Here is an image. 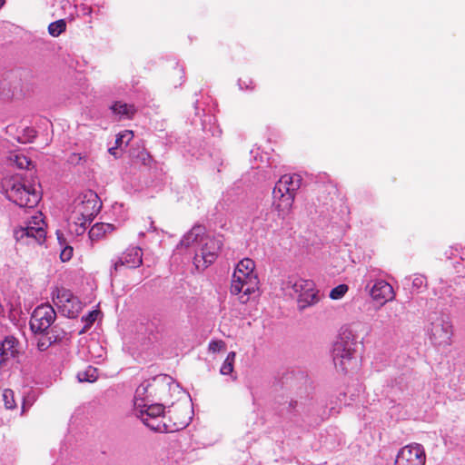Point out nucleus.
<instances>
[{
    "mask_svg": "<svg viewBox=\"0 0 465 465\" xmlns=\"http://www.w3.org/2000/svg\"><path fill=\"white\" fill-rule=\"evenodd\" d=\"M376 322L380 323L381 327H393L398 322L397 309L391 306L385 307L378 313Z\"/></svg>",
    "mask_w": 465,
    "mask_h": 465,
    "instance_id": "6ab92c4d",
    "label": "nucleus"
},
{
    "mask_svg": "<svg viewBox=\"0 0 465 465\" xmlns=\"http://www.w3.org/2000/svg\"><path fill=\"white\" fill-rule=\"evenodd\" d=\"M255 264L252 259L244 258L235 267L231 284V293H242L241 302H246L249 295L258 289L259 280L254 273Z\"/></svg>",
    "mask_w": 465,
    "mask_h": 465,
    "instance_id": "f257e3e1",
    "label": "nucleus"
},
{
    "mask_svg": "<svg viewBox=\"0 0 465 465\" xmlns=\"http://www.w3.org/2000/svg\"><path fill=\"white\" fill-rule=\"evenodd\" d=\"M28 132L30 133V135H31V136H33V137H35V132L33 129L28 130Z\"/></svg>",
    "mask_w": 465,
    "mask_h": 465,
    "instance_id": "c03bdc74",
    "label": "nucleus"
},
{
    "mask_svg": "<svg viewBox=\"0 0 465 465\" xmlns=\"http://www.w3.org/2000/svg\"><path fill=\"white\" fill-rule=\"evenodd\" d=\"M114 226L111 223H95L89 231V237L92 241L98 240L108 232H112Z\"/></svg>",
    "mask_w": 465,
    "mask_h": 465,
    "instance_id": "5701e85b",
    "label": "nucleus"
},
{
    "mask_svg": "<svg viewBox=\"0 0 465 465\" xmlns=\"http://www.w3.org/2000/svg\"><path fill=\"white\" fill-rule=\"evenodd\" d=\"M282 289L290 295L297 296V307L300 312L315 305L320 302L319 291L312 280H306L296 276H289L282 282Z\"/></svg>",
    "mask_w": 465,
    "mask_h": 465,
    "instance_id": "20e7f679",
    "label": "nucleus"
},
{
    "mask_svg": "<svg viewBox=\"0 0 465 465\" xmlns=\"http://www.w3.org/2000/svg\"><path fill=\"white\" fill-rule=\"evenodd\" d=\"M56 235H57V240H58V242H59L60 246L61 247L65 246L66 245V241H65V238H64V234L61 232L57 231L56 232Z\"/></svg>",
    "mask_w": 465,
    "mask_h": 465,
    "instance_id": "4c0bfd02",
    "label": "nucleus"
},
{
    "mask_svg": "<svg viewBox=\"0 0 465 465\" xmlns=\"http://www.w3.org/2000/svg\"><path fill=\"white\" fill-rule=\"evenodd\" d=\"M97 378V369L92 366H89L85 371H80L77 374V379L80 382H94Z\"/></svg>",
    "mask_w": 465,
    "mask_h": 465,
    "instance_id": "a878e982",
    "label": "nucleus"
},
{
    "mask_svg": "<svg viewBox=\"0 0 465 465\" xmlns=\"http://www.w3.org/2000/svg\"><path fill=\"white\" fill-rule=\"evenodd\" d=\"M150 230H152V231H155L156 230V228L153 226V221L150 222Z\"/></svg>",
    "mask_w": 465,
    "mask_h": 465,
    "instance_id": "79ce46f5",
    "label": "nucleus"
},
{
    "mask_svg": "<svg viewBox=\"0 0 465 465\" xmlns=\"http://www.w3.org/2000/svg\"><path fill=\"white\" fill-rule=\"evenodd\" d=\"M35 225L28 224L26 227H21L15 232V237L17 241L26 240V243L36 242L42 244L45 240V230L43 226L34 222Z\"/></svg>",
    "mask_w": 465,
    "mask_h": 465,
    "instance_id": "dca6fc26",
    "label": "nucleus"
},
{
    "mask_svg": "<svg viewBox=\"0 0 465 465\" xmlns=\"http://www.w3.org/2000/svg\"><path fill=\"white\" fill-rule=\"evenodd\" d=\"M354 353L355 351L351 343L344 341H336L331 351L335 368L342 372H346L351 366Z\"/></svg>",
    "mask_w": 465,
    "mask_h": 465,
    "instance_id": "4468645a",
    "label": "nucleus"
},
{
    "mask_svg": "<svg viewBox=\"0 0 465 465\" xmlns=\"http://www.w3.org/2000/svg\"><path fill=\"white\" fill-rule=\"evenodd\" d=\"M35 225L28 224L26 227H21L15 232V237L17 241L26 240V243L36 242L42 244L45 240V230L43 226L34 222Z\"/></svg>",
    "mask_w": 465,
    "mask_h": 465,
    "instance_id": "f3484780",
    "label": "nucleus"
},
{
    "mask_svg": "<svg viewBox=\"0 0 465 465\" xmlns=\"http://www.w3.org/2000/svg\"><path fill=\"white\" fill-rule=\"evenodd\" d=\"M101 208L102 203L97 193L93 191L86 192L75 200L73 215L74 223L79 225V229L76 230L77 234H82L86 230L87 225L93 222Z\"/></svg>",
    "mask_w": 465,
    "mask_h": 465,
    "instance_id": "39448f33",
    "label": "nucleus"
},
{
    "mask_svg": "<svg viewBox=\"0 0 465 465\" xmlns=\"http://www.w3.org/2000/svg\"><path fill=\"white\" fill-rule=\"evenodd\" d=\"M5 193L8 200L21 208H34L41 199L40 193L20 175L6 181Z\"/></svg>",
    "mask_w": 465,
    "mask_h": 465,
    "instance_id": "7ed1b4c3",
    "label": "nucleus"
},
{
    "mask_svg": "<svg viewBox=\"0 0 465 465\" xmlns=\"http://www.w3.org/2000/svg\"><path fill=\"white\" fill-rule=\"evenodd\" d=\"M204 236L205 228L202 225H195L183 237L180 244L185 248L190 247L194 243H198L200 245V238Z\"/></svg>",
    "mask_w": 465,
    "mask_h": 465,
    "instance_id": "aec40b11",
    "label": "nucleus"
},
{
    "mask_svg": "<svg viewBox=\"0 0 465 465\" xmlns=\"http://www.w3.org/2000/svg\"><path fill=\"white\" fill-rule=\"evenodd\" d=\"M5 3V0H0V9L3 7Z\"/></svg>",
    "mask_w": 465,
    "mask_h": 465,
    "instance_id": "a18cd8bd",
    "label": "nucleus"
},
{
    "mask_svg": "<svg viewBox=\"0 0 465 465\" xmlns=\"http://www.w3.org/2000/svg\"><path fill=\"white\" fill-rule=\"evenodd\" d=\"M144 407L135 410L136 416L143 423L153 431L167 432L169 426L163 420L165 419L164 406L162 403L147 402Z\"/></svg>",
    "mask_w": 465,
    "mask_h": 465,
    "instance_id": "6e6552de",
    "label": "nucleus"
},
{
    "mask_svg": "<svg viewBox=\"0 0 465 465\" xmlns=\"http://www.w3.org/2000/svg\"><path fill=\"white\" fill-rule=\"evenodd\" d=\"M73 252H74L73 247H71L69 245L64 246L63 250L61 251V253H60L61 260L63 262L69 261L73 256Z\"/></svg>",
    "mask_w": 465,
    "mask_h": 465,
    "instance_id": "c9c22d12",
    "label": "nucleus"
},
{
    "mask_svg": "<svg viewBox=\"0 0 465 465\" xmlns=\"http://www.w3.org/2000/svg\"><path fill=\"white\" fill-rule=\"evenodd\" d=\"M48 334L51 335L53 341L58 342L64 339L67 333L58 325H53L48 329Z\"/></svg>",
    "mask_w": 465,
    "mask_h": 465,
    "instance_id": "7c9ffc66",
    "label": "nucleus"
},
{
    "mask_svg": "<svg viewBox=\"0 0 465 465\" xmlns=\"http://www.w3.org/2000/svg\"><path fill=\"white\" fill-rule=\"evenodd\" d=\"M173 383V378L167 374H158L142 382L135 390L134 410L153 401L150 399L151 396H157L158 393L169 391Z\"/></svg>",
    "mask_w": 465,
    "mask_h": 465,
    "instance_id": "423d86ee",
    "label": "nucleus"
},
{
    "mask_svg": "<svg viewBox=\"0 0 465 465\" xmlns=\"http://www.w3.org/2000/svg\"><path fill=\"white\" fill-rule=\"evenodd\" d=\"M427 332L435 346L450 344L452 336V325L447 315L432 312L428 317Z\"/></svg>",
    "mask_w": 465,
    "mask_h": 465,
    "instance_id": "0eeeda50",
    "label": "nucleus"
},
{
    "mask_svg": "<svg viewBox=\"0 0 465 465\" xmlns=\"http://www.w3.org/2000/svg\"><path fill=\"white\" fill-rule=\"evenodd\" d=\"M200 246L193 257V263L197 269L203 270L216 260L223 242L219 237L205 235L200 238Z\"/></svg>",
    "mask_w": 465,
    "mask_h": 465,
    "instance_id": "9d476101",
    "label": "nucleus"
},
{
    "mask_svg": "<svg viewBox=\"0 0 465 465\" xmlns=\"http://www.w3.org/2000/svg\"><path fill=\"white\" fill-rule=\"evenodd\" d=\"M56 319L54 309L48 303L37 306L32 312L29 325L34 333L47 331Z\"/></svg>",
    "mask_w": 465,
    "mask_h": 465,
    "instance_id": "9b49d317",
    "label": "nucleus"
},
{
    "mask_svg": "<svg viewBox=\"0 0 465 465\" xmlns=\"http://www.w3.org/2000/svg\"><path fill=\"white\" fill-rule=\"evenodd\" d=\"M410 283L411 284L413 292H420L421 288L426 287L427 279L422 274H413L404 279L405 285H409Z\"/></svg>",
    "mask_w": 465,
    "mask_h": 465,
    "instance_id": "b1692460",
    "label": "nucleus"
},
{
    "mask_svg": "<svg viewBox=\"0 0 465 465\" xmlns=\"http://www.w3.org/2000/svg\"><path fill=\"white\" fill-rule=\"evenodd\" d=\"M348 290H349L348 285L340 284V285L334 287L333 289H331L329 296L332 300H339L345 295V293L348 292Z\"/></svg>",
    "mask_w": 465,
    "mask_h": 465,
    "instance_id": "473e14b6",
    "label": "nucleus"
},
{
    "mask_svg": "<svg viewBox=\"0 0 465 465\" xmlns=\"http://www.w3.org/2000/svg\"><path fill=\"white\" fill-rule=\"evenodd\" d=\"M143 263V252L139 247H130L113 262L110 270L111 275L117 272L122 267L137 268Z\"/></svg>",
    "mask_w": 465,
    "mask_h": 465,
    "instance_id": "2eb2a0df",
    "label": "nucleus"
},
{
    "mask_svg": "<svg viewBox=\"0 0 465 465\" xmlns=\"http://www.w3.org/2000/svg\"><path fill=\"white\" fill-rule=\"evenodd\" d=\"M223 346L224 342L223 341H212L209 343V351L217 352L221 351Z\"/></svg>",
    "mask_w": 465,
    "mask_h": 465,
    "instance_id": "e433bc0d",
    "label": "nucleus"
},
{
    "mask_svg": "<svg viewBox=\"0 0 465 465\" xmlns=\"http://www.w3.org/2000/svg\"><path fill=\"white\" fill-rule=\"evenodd\" d=\"M54 302L64 316L72 319L76 318L83 308L80 300L71 291L64 288L57 290Z\"/></svg>",
    "mask_w": 465,
    "mask_h": 465,
    "instance_id": "f8f14e48",
    "label": "nucleus"
},
{
    "mask_svg": "<svg viewBox=\"0 0 465 465\" xmlns=\"http://www.w3.org/2000/svg\"><path fill=\"white\" fill-rule=\"evenodd\" d=\"M426 453L423 446L411 443L402 447L395 459L394 465H425Z\"/></svg>",
    "mask_w": 465,
    "mask_h": 465,
    "instance_id": "ddd939ff",
    "label": "nucleus"
},
{
    "mask_svg": "<svg viewBox=\"0 0 465 465\" xmlns=\"http://www.w3.org/2000/svg\"><path fill=\"white\" fill-rule=\"evenodd\" d=\"M110 110L119 120L132 119L136 113V108L134 104L123 101H116L112 104Z\"/></svg>",
    "mask_w": 465,
    "mask_h": 465,
    "instance_id": "a211bd4d",
    "label": "nucleus"
},
{
    "mask_svg": "<svg viewBox=\"0 0 465 465\" xmlns=\"http://www.w3.org/2000/svg\"><path fill=\"white\" fill-rule=\"evenodd\" d=\"M380 270L371 269L363 276L361 286L370 293L375 301L386 302L394 298L392 286L384 280L377 279Z\"/></svg>",
    "mask_w": 465,
    "mask_h": 465,
    "instance_id": "1a4fd4ad",
    "label": "nucleus"
},
{
    "mask_svg": "<svg viewBox=\"0 0 465 465\" xmlns=\"http://www.w3.org/2000/svg\"><path fill=\"white\" fill-rule=\"evenodd\" d=\"M194 107H195L196 114H199V112H198V101L195 102Z\"/></svg>",
    "mask_w": 465,
    "mask_h": 465,
    "instance_id": "37998d69",
    "label": "nucleus"
},
{
    "mask_svg": "<svg viewBox=\"0 0 465 465\" xmlns=\"http://www.w3.org/2000/svg\"><path fill=\"white\" fill-rule=\"evenodd\" d=\"M3 400L5 406L8 410H14L16 407L15 401L14 391L10 389H5L3 392Z\"/></svg>",
    "mask_w": 465,
    "mask_h": 465,
    "instance_id": "2f4dec72",
    "label": "nucleus"
},
{
    "mask_svg": "<svg viewBox=\"0 0 465 465\" xmlns=\"http://www.w3.org/2000/svg\"><path fill=\"white\" fill-rule=\"evenodd\" d=\"M11 164L15 165L19 169L30 170L32 161L23 153H12L9 157Z\"/></svg>",
    "mask_w": 465,
    "mask_h": 465,
    "instance_id": "393cba45",
    "label": "nucleus"
},
{
    "mask_svg": "<svg viewBox=\"0 0 465 465\" xmlns=\"http://www.w3.org/2000/svg\"><path fill=\"white\" fill-rule=\"evenodd\" d=\"M302 184V177L299 174H284L276 183L273 191V205L279 213V216L284 218L293 204L295 193Z\"/></svg>",
    "mask_w": 465,
    "mask_h": 465,
    "instance_id": "f03ea898",
    "label": "nucleus"
},
{
    "mask_svg": "<svg viewBox=\"0 0 465 465\" xmlns=\"http://www.w3.org/2000/svg\"><path fill=\"white\" fill-rule=\"evenodd\" d=\"M456 251L457 250H453L452 248H450V250L445 252L446 258L451 259L454 256V252H456Z\"/></svg>",
    "mask_w": 465,
    "mask_h": 465,
    "instance_id": "58836bf2",
    "label": "nucleus"
},
{
    "mask_svg": "<svg viewBox=\"0 0 465 465\" xmlns=\"http://www.w3.org/2000/svg\"><path fill=\"white\" fill-rule=\"evenodd\" d=\"M236 353L234 351H230L224 360L220 372L223 375H228L232 373L233 371V363L235 360Z\"/></svg>",
    "mask_w": 465,
    "mask_h": 465,
    "instance_id": "cd10ccee",
    "label": "nucleus"
},
{
    "mask_svg": "<svg viewBox=\"0 0 465 465\" xmlns=\"http://www.w3.org/2000/svg\"><path fill=\"white\" fill-rule=\"evenodd\" d=\"M38 334L40 335L37 341V348L39 351H44L47 350L53 343H55L53 341L51 335L48 334V331Z\"/></svg>",
    "mask_w": 465,
    "mask_h": 465,
    "instance_id": "c756f323",
    "label": "nucleus"
},
{
    "mask_svg": "<svg viewBox=\"0 0 465 465\" xmlns=\"http://www.w3.org/2000/svg\"><path fill=\"white\" fill-rule=\"evenodd\" d=\"M66 29V23L64 19H59L55 22H53L48 26L49 34L54 36H59Z\"/></svg>",
    "mask_w": 465,
    "mask_h": 465,
    "instance_id": "bb28decb",
    "label": "nucleus"
},
{
    "mask_svg": "<svg viewBox=\"0 0 465 465\" xmlns=\"http://www.w3.org/2000/svg\"><path fill=\"white\" fill-rule=\"evenodd\" d=\"M18 341L13 336H7L3 341L0 342V352L5 359L9 360L15 358L18 353L16 349Z\"/></svg>",
    "mask_w": 465,
    "mask_h": 465,
    "instance_id": "412c9836",
    "label": "nucleus"
},
{
    "mask_svg": "<svg viewBox=\"0 0 465 465\" xmlns=\"http://www.w3.org/2000/svg\"><path fill=\"white\" fill-rule=\"evenodd\" d=\"M134 136V134L132 131H124L121 134H119L117 136H116V139H115V144L116 146H122V144L124 143H125V144L127 145L128 143L131 141V139L133 138Z\"/></svg>",
    "mask_w": 465,
    "mask_h": 465,
    "instance_id": "72a5a7b5",
    "label": "nucleus"
},
{
    "mask_svg": "<svg viewBox=\"0 0 465 465\" xmlns=\"http://www.w3.org/2000/svg\"><path fill=\"white\" fill-rule=\"evenodd\" d=\"M98 314L99 311L94 310L82 317V322H84V326L79 331V334L84 333L94 324L97 319Z\"/></svg>",
    "mask_w": 465,
    "mask_h": 465,
    "instance_id": "c85d7f7f",
    "label": "nucleus"
},
{
    "mask_svg": "<svg viewBox=\"0 0 465 465\" xmlns=\"http://www.w3.org/2000/svg\"><path fill=\"white\" fill-rule=\"evenodd\" d=\"M26 409V401L24 399L23 406H22V411L25 412Z\"/></svg>",
    "mask_w": 465,
    "mask_h": 465,
    "instance_id": "a19ab883",
    "label": "nucleus"
},
{
    "mask_svg": "<svg viewBox=\"0 0 465 465\" xmlns=\"http://www.w3.org/2000/svg\"><path fill=\"white\" fill-rule=\"evenodd\" d=\"M238 85L241 90L252 91L254 89V83L252 78H240L238 80Z\"/></svg>",
    "mask_w": 465,
    "mask_h": 465,
    "instance_id": "f704fd0d",
    "label": "nucleus"
},
{
    "mask_svg": "<svg viewBox=\"0 0 465 465\" xmlns=\"http://www.w3.org/2000/svg\"><path fill=\"white\" fill-rule=\"evenodd\" d=\"M299 403L297 401L291 400L287 404H283L280 410L282 417L287 419L292 422H297L299 414Z\"/></svg>",
    "mask_w": 465,
    "mask_h": 465,
    "instance_id": "4be33fe9",
    "label": "nucleus"
},
{
    "mask_svg": "<svg viewBox=\"0 0 465 465\" xmlns=\"http://www.w3.org/2000/svg\"><path fill=\"white\" fill-rule=\"evenodd\" d=\"M115 151H116V147H112V148H110V149H109V153H110L111 154H114V155H115V154H116V152H115Z\"/></svg>",
    "mask_w": 465,
    "mask_h": 465,
    "instance_id": "ea45409f",
    "label": "nucleus"
}]
</instances>
